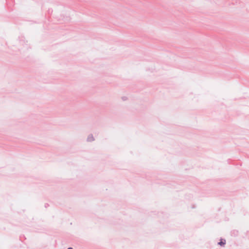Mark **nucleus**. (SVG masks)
Returning a JSON list of instances; mask_svg holds the SVG:
<instances>
[{
    "instance_id": "nucleus-1",
    "label": "nucleus",
    "mask_w": 249,
    "mask_h": 249,
    "mask_svg": "<svg viewBox=\"0 0 249 249\" xmlns=\"http://www.w3.org/2000/svg\"><path fill=\"white\" fill-rule=\"evenodd\" d=\"M95 140V139L92 134L89 135L87 137V141L88 142H92Z\"/></svg>"
},
{
    "instance_id": "nucleus-2",
    "label": "nucleus",
    "mask_w": 249,
    "mask_h": 249,
    "mask_svg": "<svg viewBox=\"0 0 249 249\" xmlns=\"http://www.w3.org/2000/svg\"><path fill=\"white\" fill-rule=\"evenodd\" d=\"M218 244L221 246H223L226 244V240L225 239H221L218 243Z\"/></svg>"
},
{
    "instance_id": "nucleus-3",
    "label": "nucleus",
    "mask_w": 249,
    "mask_h": 249,
    "mask_svg": "<svg viewBox=\"0 0 249 249\" xmlns=\"http://www.w3.org/2000/svg\"><path fill=\"white\" fill-rule=\"evenodd\" d=\"M67 249H73L71 247H69Z\"/></svg>"
}]
</instances>
